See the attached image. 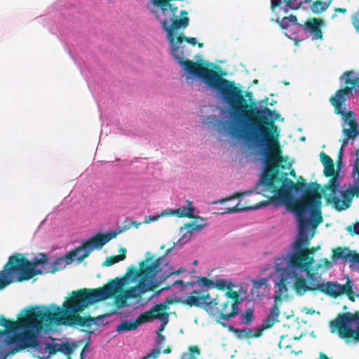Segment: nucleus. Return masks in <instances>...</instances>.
<instances>
[{
    "label": "nucleus",
    "mask_w": 359,
    "mask_h": 359,
    "mask_svg": "<svg viewBox=\"0 0 359 359\" xmlns=\"http://www.w3.org/2000/svg\"><path fill=\"white\" fill-rule=\"evenodd\" d=\"M189 355H194V354H196V355H199L200 354V351L198 348L197 346H191L189 348Z\"/></svg>",
    "instance_id": "13d9d810"
},
{
    "label": "nucleus",
    "mask_w": 359,
    "mask_h": 359,
    "mask_svg": "<svg viewBox=\"0 0 359 359\" xmlns=\"http://www.w3.org/2000/svg\"><path fill=\"white\" fill-rule=\"evenodd\" d=\"M339 185L337 177H332L328 183L325 185L323 194L328 203H332V198L337 197L336 194L338 191Z\"/></svg>",
    "instance_id": "4be33fe9"
},
{
    "label": "nucleus",
    "mask_w": 359,
    "mask_h": 359,
    "mask_svg": "<svg viewBox=\"0 0 359 359\" xmlns=\"http://www.w3.org/2000/svg\"><path fill=\"white\" fill-rule=\"evenodd\" d=\"M154 257L151 255L150 252H147L145 255V259L141 262H144V266L147 267L151 265V264L155 261L154 259Z\"/></svg>",
    "instance_id": "8fccbe9b"
},
{
    "label": "nucleus",
    "mask_w": 359,
    "mask_h": 359,
    "mask_svg": "<svg viewBox=\"0 0 359 359\" xmlns=\"http://www.w3.org/2000/svg\"><path fill=\"white\" fill-rule=\"evenodd\" d=\"M184 41L192 46H195L197 43L196 38L186 37L181 34L177 36L174 43H170V54L185 71L191 75L202 79L210 87L216 89L219 92L225 86L230 83V81L222 78L215 71L204 67L202 63L194 62L189 59H185V55L182 50L184 46H182Z\"/></svg>",
    "instance_id": "20e7f679"
},
{
    "label": "nucleus",
    "mask_w": 359,
    "mask_h": 359,
    "mask_svg": "<svg viewBox=\"0 0 359 359\" xmlns=\"http://www.w3.org/2000/svg\"><path fill=\"white\" fill-rule=\"evenodd\" d=\"M346 230L351 235H359V222H355L353 225H349L346 227Z\"/></svg>",
    "instance_id": "09e8293b"
},
{
    "label": "nucleus",
    "mask_w": 359,
    "mask_h": 359,
    "mask_svg": "<svg viewBox=\"0 0 359 359\" xmlns=\"http://www.w3.org/2000/svg\"><path fill=\"white\" fill-rule=\"evenodd\" d=\"M169 279H168L164 283L165 284V286L162 288V290H170L172 287L173 286H176L177 285H181L182 286V289H185V287L187 286V285H190V286H194L196 282H191V281H187V282H184L183 280H174V281H170V282H168Z\"/></svg>",
    "instance_id": "473e14b6"
},
{
    "label": "nucleus",
    "mask_w": 359,
    "mask_h": 359,
    "mask_svg": "<svg viewBox=\"0 0 359 359\" xmlns=\"http://www.w3.org/2000/svg\"><path fill=\"white\" fill-rule=\"evenodd\" d=\"M276 322L269 318H266L262 322L261 325L265 330L271 328Z\"/></svg>",
    "instance_id": "603ef678"
},
{
    "label": "nucleus",
    "mask_w": 359,
    "mask_h": 359,
    "mask_svg": "<svg viewBox=\"0 0 359 359\" xmlns=\"http://www.w3.org/2000/svg\"><path fill=\"white\" fill-rule=\"evenodd\" d=\"M292 337H290L288 334L282 336L278 344L279 348L288 349L291 351V353H294V351L292 350V345L290 343Z\"/></svg>",
    "instance_id": "58836bf2"
},
{
    "label": "nucleus",
    "mask_w": 359,
    "mask_h": 359,
    "mask_svg": "<svg viewBox=\"0 0 359 359\" xmlns=\"http://www.w3.org/2000/svg\"><path fill=\"white\" fill-rule=\"evenodd\" d=\"M322 261L323 262L325 268L328 269L331 266V263L327 259H323Z\"/></svg>",
    "instance_id": "0e129e2a"
},
{
    "label": "nucleus",
    "mask_w": 359,
    "mask_h": 359,
    "mask_svg": "<svg viewBox=\"0 0 359 359\" xmlns=\"http://www.w3.org/2000/svg\"><path fill=\"white\" fill-rule=\"evenodd\" d=\"M166 323H164L163 324H162L160 327L157 330V334H159V333H161L163 332V330H164L165 328V325Z\"/></svg>",
    "instance_id": "774afa93"
},
{
    "label": "nucleus",
    "mask_w": 359,
    "mask_h": 359,
    "mask_svg": "<svg viewBox=\"0 0 359 359\" xmlns=\"http://www.w3.org/2000/svg\"><path fill=\"white\" fill-rule=\"evenodd\" d=\"M278 290L276 292V294L274 297L275 302L278 303V302H281L283 299L287 298L288 297V288L286 285V280L282 279L280 280L278 284Z\"/></svg>",
    "instance_id": "cd10ccee"
},
{
    "label": "nucleus",
    "mask_w": 359,
    "mask_h": 359,
    "mask_svg": "<svg viewBox=\"0 0 359 359\" xmlns=\"http://www.w3.org/2000/svg\"><path fill=\"white\" fill-rule=\"evenodd\" d=\"M332 333L336 332L339 338L348 341L359 343V311L354 313L346 312L338 316L330 323Z\"/></svg>",
    "instance_id": "6e6552de"
},
{
    "label": "nucleus",
    "mask_w": 359,
    "mask_h": 359,
    "mask_svg": "<svg viewBox=\"0 0 359 359\" xmlns=\"http://www.w3.org/2000/svg\"><path fill=\"white\" fill-rule=\"evenodd\" d=\"M276 22L283 29H287L292 24H298L297 18L294 15L285 16L281 19L278 16Z\"/></svg>",
    "instance_id": "c85d7f7f"
},
{
    "label": "nucleus",
    "mask_w": 359,
    "mask_h": 359,
    "mask_svg": "<svg viewBox=\"0 0 359 359\" xmlns=\"http://www.w3.org/2000/svg\"><path fill=\"white\" fill-rule=\"evenodd\" d=\"M165 341V337L162 334V333H159V334H157L156 340V344L158 346H161L163 344H164Z\"/></svg>",
    "instance_id": "5fc2aeb1"
},
{
    "label": "nucleus",
    "mask_w": 359,
    "mask_h": 359,
    "mask_svg": "<svg viewBox=\"0 0 359 359\" xmlns=\"http://www.w3.org/2000/svg\"><path fill=\"white\" fill-rule=\"evenodd\" d=\"M252 208H253L251 207V206H245L244 205H241V201H239L234 206L227 207L225 209V210L222 212V214H224V213L231 214V213L239 212H243V211H245V210H250V209H252Z\"/></svg>",
    "instance_id": "c9c22d12"
},
{
    "label": "nucleus",
    "mask_w": 359,
    "mask_h": 359,
    "mask_svg": "<svg viewBox=\"0 0 359 359\" xmlns=\"http://www.w3.org/2000/svg\"><path fill=\"white\" fill-rule=\"evenodd\" d=\"M203 292H208L207 289L201 288L200 290H194L191 292V294H195L196 296H201Z\"/></svg>",
    "instance_id": "bf43d9fd"
},
{
    "label": "nucleus",
    "mask_w": 359,
    "mask_h": 359,
    "mask_svg": "<svg viewBox=\"0 0 359 359\" xmlns=\"http://www.w3.org/2000/svg\"><path fill=\"white\" fill-rule=\"evenodd\" d=\"M349 140L350 139H348L347 137H344V138L341 140V147L339 152L337 166H339L341 164V158L344 152V147L348 144Z\"/></svg>",
    "instance_id": "a18cd8bd"
},
{
    "label": "nucleus",
    "mask_w": 359,
    "mask_h": 359,
    "mask_svg": "<svg viewBox=\"0 0 359 359\" xmlns=\"http://www.w3.org/2000/svg\"><path fill=\"white\" fill-rule=\"evenodd\" d=\"M230 331L235 333L239 339H250L252 338V330L250 329H237L231 325L227 327Z\"/></svg>",
    "instance_id": "2f4dec72"
},
{
    "label": "nucleus",
    "mask_w": 359,
    "mask_h": 359,
    "mask_svg": "<svg viewBox=\"0 0 359 359\" xmlns=\"http://www.w3.org/2000/svg\"><path fill=\"white\" fill-rule=\"evenodd\" d=\"M330 2L328 4L324 3L320 0L315 1L311 6V10L314 13H320L325 11L329 7Z\"/></svg>",
    "instance_id": "f704fd0d"
},
{
    "label": "nucleus",
    "mask_w": 359,
    "mask_h": 359,
    "mask_svg": "<svg viewBox=\"0 0 359 359\" xmlns=\"http://www.w3.org/2000/svg\"><path fill=\"white\" fill-rule=\"evenodd\" d=\"M347 260H349L353 263H359V253L352 252L350 250L348 254Z\"/></svg>",
    "instance_id": "3c124183"
},
{
    "label": "nucleus",
    "mask_w": 359,
    "mask_h": 359,
    "mask_svg": "<svg viewBox=\"0 0 359 359\" xmlns=\"http://www.w3.org/2000/svg\"><path fill=\"white\" fill-rule=\"evenodd\" d=\"M294 290L297 294L304 295L306 292L311 291L306 280L303 277H297L293 285Z\"/></svg>",
    "instance_id": "bb28decb"
},
{
    "label": "nucleus",
    "mask_w": 359,
    "mask_h": 359,
    "mask_svg": "<svg viewBox=\"0 0 359 359\" xmlns=\"http://www.w3.org/2000/svg\"><path fill=\"white\" fill-rule=\"evenodd\" d=\"M72 251L68 252L65 258H58L55 262H53L49 266L48 269H46V273H53L55 271H57L59 270L63 269L65 268L66 265L70 264L73 261H72L70 263L68 262V255L72 252Z\"/></svg>",
    "instance_id": "a878e982"
},
{
    "label": "nucleus",
    "mask_w": 359,
    "mask_h": 359,
    "mask_svg": "<svg viewBox=\"0 0 359 359\" xmlns=\"http://www.w3.org/2000/svg\"><path fill=\"white\" fill-rule=\"evenodd\" d=\"M323 173L325 176L328 177H337L338 173L334 170V163L330 165H324Z\"/></svg>",
    "instance_id": "a19ab883"
},
{
    "label": "nucleus",
    "mask_w": 359,
    "mask_h": 359,
    "mask_svg": "<svg viewBox=\"0 0 359 359\" xmlns=\"http://www.w3.org/2000/svg\"><path fill=\"white\" fill-rule=\"evenodd\" d=\"M238 196H240V194H236V195L233 196L229 197V198H226L221 199V200L219 201V203H224V202H226V201H230V200H231V199L236 198H237V197H238Z\"/></svg>",
    "instance_id": "e2e57ef3"
},
{
    "label": "nucleus",
    "mask_w": 359,
    "mask_h": 359,
    "mask_svg": "<svg viewBox=\"0 0 359 359\" xmlns=\"http://www.w3.org/2000/svg\"><path fill=\"white\" fill-rule=\"evenodd\" d=\"M161 216V214L157 216H147L144 218L145 223L157 221Z\"/></svg>",
    "instance_id": "6e6d98bb"
},
{
    "label": "nucleus",
    "mask_w": 359,
    "mask_h": 359,
    "mask_svg": "<svg viewBox=\"0 0 359 359\" xmlns=\"http://www.w3.org/2000/svg\"><path fill=\"white\" fill-rule=\"evenodd\" d=\"M353 23L357 32L359 33V15L355 18Z\"/></svg>",
    "instance_id": "680f3d73"
},
{
    "label": "nucleus",
    "mask_w": 359,
    "mask_h": 359,
    "mask_svg": "<svg viewBox=\"0 0 359 359\" xmlns=\"http://www.w3.org/2000/svg\"><path fill=\"white\" fill-rule=\"evenodd\" d=\"M92 290H76L71 292L65 298V302L59 307L55 304L49 306L54 311H50L45 305L35 306L29 310L24 309L25 314L18 316V320L7 319L0 316V325L5 328L6 332L34 328L36 331L48 329L53 324L79 325L90 327L95 323V319L90 316H81L80 313L88 304L93 302L95 296L88 295Z\"/></svg>",
    "instance_id": "7ed1b4c3"
},
{
    "label": "nucleus",
    "mask_w": 359,
    "mask_h": 359,
    "mask_svg": "<svg viewBox=\"0 0 359 359\" xmlns=\"http://www.w3.org/2000/svg\"><path fill=\"white\" fill-rule=\"evenodd\" d=\"M48 260L45 255H42L41 259L34 258L33 262H29L20 253L10 256L0 271V291L14 283L28 280L36 275L43 274V271L36 267L39 264H47Z\"/></svg>",
    "instance_id": "39448f33"
},
{
    "label": "nucleus",
    "mask_w": 359,
    "mask_h": 359,
    "mask_svg": "<svg viewBox=\"0 0 359 359\" xmlns=\"http://www.w3.org/2000/svg\"><path fill=\"white\" fill-rule=\"evenodd\" d=\"M245 325H250L254 320V310L252 308L246 309L245 313L241 318Z\"/></svg>",
    "instance_id": "4c0bfd02"
},
{
    "label": "nucleus",
    "mask_w": 359,
    "mask_h": 359,
    "mask_svg": "<svg viewBox=\"0 0 359 359\" xmlns=\"http://www.w3.org/2000/svg\"><path fill=\"white\" fill-rule=\"evenodd\" d=\"M298 223L299 238L294 243L295 252L289 257V264L294 269H307L311 267L314 262L313 255L320 248V247L306 248L304 245H307L309 243L308 232L310 226L313 227V222H311L307 218H302L301 212L299 214Z\"/></svg>",
    "instance_id": "423d86ee"
},
{
    "label": "nucleus",
    "mask_w": 359,
    "mask_h": 359,
    "mask_svg": "<svg viewBox=\"0 0 359 359\" xmlns=\"http://www.w3.org/2000/svg\"><path fill=\"white\" fill-rule=\"evenodd\" d=\"M302 4L301 0H271V10L276 15L281 11L287 14L292 10L299 9Z\"/></svg>",
    "instance_id": "f3484780"
},
{
    "label": "nucleus",
    "mask_w": 359,
    "mask_h": 359,
    "mask_svg": "<svg viewBox=\"0 0 359 359\" xmlns=\"http://www.w3.org/2000/svg\"><path fill=\"white\" fill-rule=\"evenodd\" d=\"M324 24L325 22L322 19L312 18L304 23V29L314 36L316 39L322 40L323 39V32L321 27Z\"/></svg>",
    "instance_id": "6ab92c4d"
},
{
    "label": "nucleus",
    "mask_w": 359,
    "mask_h": 359,
    "mask_svg": "<svg viewBox=\"0 0 359 359\" xmlns=\"http://www.w3.org/2000/svg\"><path fill=\"white\" fill-rule=\"evenodd\" d=\"M172 302L171 299H168L165 302L155 305L149 311L141 314L144 323L149 321L151 318L164 319L167 318L168 314L165 312L168 309V304Z\"/></svg>",
    "instance_id": "a211bd4d"
},
{
    "label": "nucleus",
    "mask_w": 359,
    "mask_h": 359,
    "mask_svg": "<svg viewBox=\"0 0 359 359\" xmlns=\"http://www.w3.org/2000/svg\"><path fill=\"white\" fill-rule=\"evenodd\" d=\"M215 287L217 289V290H225L226 289H230V284H228L227 282L224 280H217L215 283Z\"/></svg>",
    "instance_id": "c03bdc74"
},
{
    "label": "nucleus",
    "mask_w": 359,
    "mask_h": 359,
    "mask_svg": "<svg viewBox=\"0 0 359 359\" xmlns=\"http://www.w3.org/2000/svg\"><path fill=\"white\" fill-rule=\"evenodd\" d=\"M205 310L210 315L217 316V322L224 327H227L228 325L222 320H228L239 313V308L233 306L231 303V300L219 296H217L212 299H210Z\"/></svg>",
    "instance_id": "9b49d317"
},
{
    "label": "nucleus",
    "mask_w": 359,
    "mask_h": 359,
    "mask_svg": "<svg viewBox=\"0 0 359 359\" xmlns=\"http://www.w3.org/2000/svg\"><path fill=\"white\" fill-rule=\"evenodd\" d=\"M74 348H75L74 345L70 344L68 342L62 344H58V349H59L58 352L62 353V354L67 356L69 358H70V356L72 354Z\"/></svg>",
    "instance_id": "e433bc0d"
},
{
    "label": "nucleus",
    "mask_w": 359,
    "mask_h": 359,
    "mask_svg": "<svg viewBox=\"0 0 359 359\" xmlns=\"http://www.w3.org/2000/svg\"><path fill=\"white\" fill-rule=\"evenodd\" d=\"M210 299V297L208 292H203L201 296H187L185 300L184 301V304L187 306H189L190 307H201L204 304L205 308L207 304L209 302Z\"/></svg>",
    "instance_id": "412c9836"
},
{
    "label": "nucleus",
    "mask_w": 359,
    "mask_h": 359,
    "mask_svg": "<svg viewBox=\"0 0 359 359\" xmlns=\"http://www.w3.org/2000/svg\"><path fill=\"white\" fill-rule=\"evenodd\" d=\"M320 156V161L323 165H330L334 163L332 158L330 156L327 155L325 152L322 151Z\"/></svg>",
    "instance_id": "de8ad7c7"
},
{
    "label": "nucleus",
    "mask_w": 359,
    "mask_h": 359,
    "mask_svg": "<svg viewBox=\"0 0 359 359\" xmlns=\"http://www.w3.org/2000/svg\"><path fill=\"white\" fill-rule=\"evenodd\" d=\"M45 350L46 352L49 353V355H53L58 352V344L57 343H48L46 344Z\"/></svg>",
    "instance_id": "37998d69"
},
{
    "label": "nucleus",
    "mask_w": 359,
    "mask_h": 359,
    "mask_svg": "<svg viewBox=\"0 0 359 359\" xmlns=\"http://www.w3.org/2000/svg\"><path fill=\"white\" fill-rule=\"evenodd\" d=\"M121 231H119L120 233ZM118 232L111 231L107 233H97L84 241L81 246L76 248L68 255V262L76 259L79 263L88 257L93 248H102L107 243L116 238Z\"/></svg>",
    "instance_id": "9d476101"
},
{
    "label": "nucleus",
    "mask_w": 359,
    "mask_h": 359,
    "mask_svg": "<svg viewBox=\"0 0 359 359\" xmlns=\"http://www.w3.org/2000/svg\"><path fill=\"white\" fill-rule=\"evenodd\" d=\"M351 177L353 179V186L341 192V199L338 197L332 198V204L338 211L348 209L352 204L353 197H359V148L355 150V159Z\"/></svg>",
    "instance_id": "f8f14e48"
},
{
    "label": "nucleus",
    "mask_w": 359,
    "mask_h": 359,
    "mask_svg": "<svg viewBox=\"0 0 359 359\" xmlns=\"http://www.w3.org/2000/svg\"><path fill=\"white\" fill-rule=\"evenodd\" d=\"M126 285V279L124 278H116L109 280L107 284L102 287L97 288H81V290H92L91 294L89 295L95 296V299L93 302L88 304L83 310L80 313H83L90 306L93 305L95 303L104 301L106 299L114 297V303L118 309L123 308L126 305V294H118L123 291V287Z\"/></svg>",
    "instance_id": "0eeeda50"
},
{
    "label": "nucleus",
    "mask_w": 359,
    "mask_h": 359,
    "mask_svg": "<svg viewBox=\"0 0 359 359\" xmlns=\"http://www.w3.org/2000/svg\"><path fill=\"white\" fill-rule=\"evenodd\" d=\"M306 272V278L308 280V285L311 291H320L321 288L320 287L323 286V283H321L319 278L316 273L311 271L310 267H308L307 269H303Z\"/></svg>",
    "instance_id": "5701e85b"
},
{
    "label": "nucleus",
    "mask_w": 359,
    "mask_h": 359,
    "mask_svg": "<svg viewBox=\"0 0 359 359\" xmlns=\"http://www.w3.org/2000/svg\"><path fill=\"white\" fill-rule=\"evenodd\" d=\"M320 292L327 296L336 299L341 295L346 294L351 301H355L353 283L348 279L346 283L341 285L337 282L328 281L320 287Z\"/></svg>",
    "instance_id": "2eb2a0df"
},
{
    "label": "nucleus",
    "mask_w": 359,
    "mask_h": 359,
    "mask_svg": "<svg viewBox=\"0 0 359 359\" xmlns=\"http://www.w3.org/2000/svg\"><path fill=\"white\" fill-rule=\"evenodd\" d=\"M189 18L187 16L180 18L177 17L172 18L170 26H168V21L165 20H161L162 29L167 33V37L169 44L173 43L176 39L175 31L180 29L185 28L188 26Z\"/></svg>",
    "instance_id": "dca6fc26"
},
{
    "label": "nucleus",
    "mask_w": 359,
    "mask_h": 359,
    "mask_svg": "<svg viewBox=\"0 0 359 359\" xmlns=\"http://www.w3.org/2000/svg\"><path fill=\"white\" fill-rule=\"evenodd\" d=\"M166 266L168 269L159 273L155 281H138L137 285L126 290L124 292L126 297L128 299H140L146 292L154 290L156 287L165 283L168 279L186 271L184 268L175 270L174 268L172 266H169L168 263L166 264Z\"/></svg>",
    "instance_id": "1a4fd4ad"
},
{
    "label": "nucleus",
    "mask_w": 359,
    "mask_h": 359,
    "mask_svg": "<svg viewBox=\"0 0 359 359\" xmlns=\"http://www.w3.org/2000/svg\"><path fill=\"white\" fill-rule=\"evenodd\" d=\"M219 93L230 108L231 117L242 126L231 125L229 132L234 136L243 135L250 144L260 148V154L263 159L266 158L268 165L280 162V129L275 121L280 114L266 107L263 109H249L243 91L233 81H230Z\"/></svg>",
    "instance_id": "f257e3e1"
},
{
    "label": "nucleus",
    "mask_w": 359,
    "mask_h": 359,
    "mask_svg": "<svg viewBox=\"0 0 359 359\" xmlns=\"http://www.w3.org/2000/svg\"><path fill=\"white\" fill-rule=\"evenodd\" d=\"M280 162L273 165H268L266 158L263 159L265 170L260 182L273 196L271 201L284 204L287 208L294 213L297 219L301 212L302 218H307L309 214L313 222V228L323 222L321 215V196L318 193L320 184L316 182H311L309 188L301 177L297 182H293L287 177V173L279 172L280 168L285 169L283 163H286L287 158L281 154Z\"/></svg>",
    "instance_id": "f03ea898"
},
{
    "label": "nucleus",
    "mask_w": 359,
    "mask_h": 359,
    "mask_svg": "<svg viewBox=\"0 0 359 359\" xmlns=\"http://www.w3.org/2000/svg\"><path fill=\"white\" fill-rule=\"evenodd\" d=\"M180 359H196L194 355H189L188 353H184Z\"/></svg>",
    "instance_id": "052dcab7"
},
{
    "label": "nucleus",
    "mask_w": 359,
    "mask_h": 359,
    "mask_svg": "<svg viewBox=\"0 0 359 359\" xmlns=\"http://www.w3.org/2000/svg\"><path fill=\"white\" fill-rule=\"evenodd\" d=\"M23 331L15 334L11 338L10 342L15 346L10 350L11 354H15L28 348H36L39 346L36 334L41 331H36L34 328L22 329Z\"/></svg>",
    "instance_id": "4468645a"
},
{
    "label": "nucleus",
    "mask_w": 359,
    "mask_h": 359,
    "mask_svg": "<svg viewBox=\"0 0 359 359\" xmlns=\"http://www.w3.org/2000/svg\"><path fill=\"white\" fill-rule=\"evenodd\" d=\"M196 283L198 284V285L210 288V287H213L215 285V283L213 280L206 278V277H198Z\"/></svg>",
    "instance_id": "79ce46f5"
},
{
    "label": "nucleus",
    "mask_w": 359,
    "mask_h": 359,
    "mask_svg": "<svg viewBox=\"0 0 359 359\" xmlns=\"http://www.w3.org/2000/svg\"><path fill=\"white\" fill-rule=\"evenodd\" d=\"M229 290L226 292L224 295L222 297L228 298V299H232L231 303L235 306L236 307H238V304H240L242 301V299L240 294L236 291L232 290L231 288Z\"/></svg>",
    "instance_id": "72a5a7b5"
},
{
    "label": "nucleus",
    "mask_w": 359,
    "mask_h": 359,
    "mask_svg": "<svg viewBox=\"0 0 359 359\" xmlns=\"http://www.w3.org/2000/svg\"><path fill=\"white\" fill-rule=\"evenodd\" d=\"M187 207H180L176 210H164L161 212V216L175 215L178 217L195 218L194 215V208L191 201H187Z\"/></svg>",
    "instance_id": "aec40b11"
},
{
    "label": "nucleus",
    "mask_w": 359,
    "mask_h": 359,
    "mask_svg": "<svg viewBox=\"0 0 359 359\" xmlns=\"http://www.w3.org/2000/svg\"><path fill=\"white\" fill-rule=\"evenodd\" d=\"M120 252H121V254H120V255L108 257L106 259V260L103 262L102 266H109L116 263H118L120 261L124 260L126 257V249L124 248H121Z\"/></svg>",
    "instance_id": "c756f323"
},
{
    "label": "nucleus",
    "mask_w": 359,
    "mask_h": 359,
    "mask_svg": "<svg viewBox=\"0 0 359 359\" xmlns=\"http://www.w3.org/2000/svg\"><path fill=\"white\" fill-rule=\"evenodd\" d=\"M266 279L264 278H259V280H257V281H254V285H255V287H262V285H265L266 283Z\"/></svg>",
    "instance_id": "4d7b16f0"
},
{
    "label": "nucleus",
    "mask_w": 359,
    "mask_h": 359,
    "mask_svg": "<svg viewBox=\"0 0 359 359\" xmlns=\"http://www.w3.org/2000/svg\"><path fill=\"white\" fill-rule=\"evenodd\" d=\"M264 330H265V329L262 325L256 327L255 330L252 331V338L260 337L263 334Z\"/></svg>",
    "instance_id": "864d4df0"
},
{
    "label": "nucleus",
    "mask_w": 359,
    "mask_h": 359,
    "mask_svg": "<svg viewBox=\"0 0 359 359\" xmlns=\"http://www.w3.org/2000/svg\"><path fill=\"white\" fill-rule=\"evenodd\" d=\"M160 353V348H153L149 353L142 358V359H156L159 356Z\"/></svg>",
    "instance_id": "49530a36"
},
{
    "label": "nucleus",
    "mask_w": 359,
    "mask_h": 359,
    "mask_svg": "<svg viewBox=\"0 0 359 359\" xmlns=\"http://www.w3.org/2000/svg\"><path fill=\"white\" fill-rule=\"evenodd\" d=\"M349 250V248L347 247H337L332 250V259L347 260Z\"/></svg>",
    "instance_id": "7c9ffc66"
},
{
    "label": "nucleus",
    "mask_w": 359,
    "mask_h": 359,
    "mask_svg": "<svg viewBox=\"0 0 359 359\" xmlns=\"http://www.w3.org/2000/svg\"><path fill=\"white\" fill-rule=\"evenodd\" d=\"M163 259V257H158V259H155V261L151 264V266L147 267L144 266V262L140 263L139 269H136L135 266L131 265L128 268L126 273V276L130 277L132 280H135L137 278H140L139 281H155L157 278L156 276L158 275V273H161L163 272L165 269H168L166 266L164 269H163L161 267Z\"/></svg>",
    "instance_id": "ddd939ff"
},
{
    "label": "nucleus",
    "mask_w": 359,
    "mask_h": 359,
    "mask_svg": "<svg viewBox=\"0 0 359 359\" xmlns=\"http://www.w3.org/2000/svg\"><path fill=\"white\" fill-rule=\"evenodd\" d=\"M194 220L184 224V229L188 232L200 231L208 225L205 219L203 217L195 216Z\"/></svg>",
    "instance_id": "393cba45"
},
{
    "label": "nucleus",
    "mask_w": 359,
    "mask_h": 359,
    "mask_svg": "<svg viewBox=\"0 0 359 359\" xmlns=\"http://www.w3.org/2000/svg\"><path fill=\"white\" fill-rule=\"evenodd\" d=\"M316 359H329V358L327 356L325 353H324L323 352H320L319 353V358Z\"/></svg>",
    "instance_id": "69168bd1"
},
{
    "label": "nucleus",
    "mask_w": 359,
    "mask_h": 359,
    "mask_svg": "<svg viewBox=\"0 0 359 359\" xmlns=\"http://www.w3.org/2000/svg\"><path fill=\"white\" fill-rule=\"evenodd\" d=\"M335 11L338 12V13H346V9L344 8H335Z\"/></svg>",
    "instance_id": "338daca9"
},
{
    "label": "nucleus",
    "mask_w": 359,
    "mask_h": 359,
    "mask_svg": "<svg viewBox=\"0 0 359 359\" xmlns=\"http://www.w3.org/2000/svg\"><path fill=\"white\" fill-rule=\"evenodd\" d=\"M144 323L140 315L135 320H123L121 323L116 326L117 332H128L136 330L142 323Z\"/></svg>",
    "instance_id": "b1692460"
},
{
    "label": "nucleus",
    "mask_w": 359,
    "mask_h": 359,
    "mask_svg": "<svg viewBox=\"0 0 359 359\" xmlns=\"http://www.w3.org/2000/svg\"><path fill=\"white\" fill-rule=\"evenodd\" d=\"M280 310L278 303L274 302L273 305L271 308L267 318L274 320L276 323L279 321Z\"/></svg>",
    "instance_id": "ea45409f"
}]
</instances>
